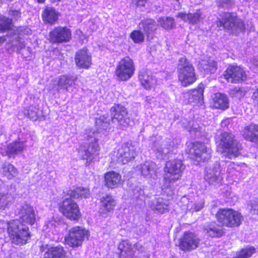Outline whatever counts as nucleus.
<instances>
[{
  "instance_id": "1",
  "label": "nucleus",
  "mask_w": 258,
  "mask_h": 258,
  "mask_svg": "<svg viewBox=\"0 0 258 258\" xmlns=\"http://www.w3.org/2000/svg\"><path fill=\"white\" fill-rule=\"evenodd\" d=\"M19 219L7 222L6 232L12 244L22 246L28 244L32 237L28 224L33 226L36 221V214L32 206L25 204L18 211Z\"/></svg>"
},
{
  "instance_id": "2",
  "label": "nucleus",
  "mask_w": 258,
  "mask_h": 258,
  "mask_svg": "<svg viewBox=\"0 0 258 258\" xmlns=\"http://www.w3.org/2000/svg\"><path fill=\"white\" fill-rule=\"evenodd\" d=\"M215 143L217 144V151L224 154L229 159L238 157L243 149L242 144L230 132L221 133Z\"/></svg>"
},
{
  "instance_id": "3",
  "label": "nucleus",
  "mask_w": 258,
  "mask_h": 258,
  "mask_svg": "<svg viewBox=\"0 0 258 258\" xmlns=\"http://www.w3.org/2000/svg\"><path fill=\"white\" fill-rule=\"evenodd\" d=\"M184 168L183 161L178 158L169 160L165 162L164 167L165 176L163 178L164 189L173 190V183L181 179Z\"/></svg>"
},
{
  "instance_id": "4",
  "label": "nucleus",
  "mask_w": 258,
  "mask_h": 258,
  "mask_svg": "<svg viewBox=\"0 0 258 258\" xmlns=\"http://www.w3.org/2000/svg\"><path fill=\"white\" fill-rule=\"evenodd\" d=\"M185 154L191 161L200 164L207 162L212 157V149L206 143L201 141H195L186 144Z\"/></svg>"
},
{
  "instance_id": "5",
  "label": "nucleus",
  "mask_w": 258,
  "mask_h": 258,
  "mask_svg": "<svg viewBox=\"0 0 258 258\" xmlns=\"http://www.w3.org/2000/svg\"><path fill=\"white\" fill-rule=\"evenodd\" d=\"M177 75L178 82L183 87L192 85L197 80L193 64L185 56L180 57L178 60Z\"/></svg>"
},
{
  "instance_id": "6",
  "label": "nucleus",
  "mask_w": 258,
  "mask_h": 258,
  "mask_svg": "<svg viewBox=\"0 0 258 258\" xmlns=\"http://www.w3.org/2000/svg\"><path fill=\"white\" fill-rule=\"evenodd\" d=\"M215 218L222 227L229 228L238 227L244 220L241 213L231 208L219 209L215 214Z\"/></svg>"
},
{
  "instance_id": "7",
  "label": "nucleus",
  "mask_w": 258,
  "mask_h": 258,
  "mask_svg": "<svg viewBox=\"0 0 258 258\" xmlns=\"http://www.w3.org/2000/svg\"><path fill=\"white\" fill-rule=\"evenodd\" d=\"M216 26L236 35L245 31L244 22L232 12H224L216 21Z\"/></svg>"
},
{
  "instance_id": "8",
  "label": "nucleus",
  "mask_w": 258,
  "mask_h": 258,
  "mask_svg": "<svg viewBox=\"0 0 258 258\" xmlns=\"http://www.w3.org/2000/svg\"><path fill=\"white\" fill-rule=\"evenodd\" d=\"M59 212L67 219L78 222L82 216L79 204L68 197H63L57 203Z\"/></svg>"
},
{
  "instance_id": "9",
  "label": "nucleus",
  "mask_w": 258,
  "mask_h": 258,
  "mask_svg": "<svg viewBox=\"0 0 258 258\" xmlns=\"http://www.w3.org/2000/svg\"><path fill=\"white\" fill-rule=\"evenodd\" d=\"M110 121L122 130L130 125L131 119L127 108L120 103H114L109 109Z\"/></svg>"
},
{
  "instance_id": "10",
  "label": "nucleus",
  "mask_w": 258,
  "mask_h": 258,
  "mask_svg": "<svg viewBox=\"0 0 258 258\" xmlns=\"http://www.w3.org/2000/svg\"><path fill=\"white\" fill-rule=\"evenodd\" d=\"M90 236V232L80 226L72 227L64 238V244L72 248L81 246Z\"/></svg>"
},
{
  "instance_id": "11",
  "label": "nucleus",
  "mask_w": 258,
  "mask_h": 258,
  "mask_svg": "<svg viewBox=\"0 0 258 258\" xmlns=\"http://www.w3.org/2000/svg\"><path fill=\"white\" fill-rule=\"evenodd\" d=\"M136 70L134 60L129 56L121 58L114 71V75L119 81L126 82L134 75Z\"/></svg>"
},
{
  "instance_id": "12",
  "label": "nucleus",
  "mask_w": 258,
  "mask_h": 258,
  "mask_svg": "<svg viewBox=\"0 0 258 258\" xmlns=\"http://www.w3.org/2000/svg\"><path fill=\"white\" fill-rule=\"evenodd\" d=\"M223 76L227 83L240 84L247 79V75L244 68L237 64H230L224 71Z\"/></svg>"
},
{
  "instance_id": "13",
  "label": "nucleus",
  "mask_w": 258,
  "mask_h": 258,
  "mask_svg": "<svg viewBox=\"0 0 258 258\" xmlns=\"http://www.w3.org/2000/svg\"><path fill=\"white\" fill-rule=\"evenodd\" d=\"M201 239L194 232L184 231L178 239L177 246L184 252H189L198 248L201 243Z\"/></svg>"
},
{
  "instance_id": "14",
  "label": "nucleus",
  "mask_w": 258,
  "mask_h": 258,
  "mask_svg": "<svg viewBox=\"0 0 258 258\" xmlns=\"http://www.w3.org/2000/svg\"><path fill=\"white\" fill-rule=\"evenodd\" d=\"M72 39V30L67 26H55L48 33V39L51 44L66 43L69 42Z\"/></svg>"
},
{
  "instance_id": "15",
  "label": "nucleus",
  "mask_w": 258,
  "mask_h": 258,
  "mask_svg": "<svg viewBox=\"0 0 258 258\" xmlns=\"http://www.w3.org/2000/svg\"><path fill=\"white\" fill-rule=\"evenodd\" d=\"M136 154L134 146L130 143L125 142L117 149L115 156L117 162L124 165L133 160Z\"/></svg>"
},
{
  "instance_id": "16",
  "label": "nucleus",
  "mask_w": 258,
  "mask_h": 258,
  "mask_svg": "<svg viewBox=\"0 0 258 258\" xmlns=\"http://www.w3.org/2000/svg\"><path fill=\"white\" fill-rule=\"evenodd\" d=\"M74 60L76 66L80 69L88 70L92 64L91 53L86 47L76 51Z\"/></svg>"
},
{
  "instance_id": "17",
  "label": "nucleus",
  "mask_w": 258,
  "mask_h": 258,
  "mask_svg": "<svg viewBox=\"0 0 258 258\" xmlns=\"http://www.w3.org/2000/svg\"><path fill=\"white\" fill-rule=\"evenodd\" d=\"M240 134L246 141L258 146V124L251 122L245 125L240 131Z\"/></svg>"
},
{
  "instance_id": "18",
  "label": "nucleus",
  "mask_w": 258,
  "mask_h": 258,
  "mask_svg": "<svg viewBox=\"0 0 258 258\" xmlns=\"http://www.w3.org/2000/svg\"><path fill=\"white\" fill-rule=\"evenodd\" d=\"M63 197H68L72 199L82 200L89 198L91 195L89 187L78 186L73 188H70L62 192Z\"/></svg>"
},
{
  "instance_id": "19",
  "label": "nucleus",
  "mask_w": 258,
  "mask_h": 258,
  "mask_svg": "<svg viewBox=\"0 0 258 258\" xmlns=\"http://www.w3.org/2000/svg\"><path fill=\"white\" fill-rule=\"evenodd\" d=\"M104 185L108 188H117L122 184V177L120 173L114 171H110L104 174Z\"/></svg>"
},
{
  "instance_id": "20",
  "label": "nucleus",
  "mask_w": 258,
  "mask_h": 258,
  "mask_svg": "<svg viewBox=\"0 0 258 258\" xmlns=\"http://www.w3.org/2000/svg\"><path fill=\"white\" fill-rule=\"evenodd\" d=\"M204 87L202 83L199 84L197 88L190 89L187 92V104L194 103L198 105L202 104L204 100Z\"/></svg>"
},
{
  "instance_id": "21",
  "label": "nucleus",
  "mask_w": 258,
  "mask_h": 258,
  "mask_svg": "<svg viewBox=\"0 0 258 258\" xmlns=\"http://www.w3.org/2000/svg\"><path fill=\"white\" fill-rule=\"evenodd\" d=\"M117 258H134L135 251L132 243L127 239L122 240L118 244Z\"/></svg>"
},
{
  "instance_id": "22",
  "label": "nucleus",
  "mask_w": 258,
  "mask_h": 258,
  "mask_svg": "<svg viewBox=\"0 0 258 258\" xmlns=\"http://www.w3.org/2000/svg\"><path fill=\"white\" fill-rule=\"evenodd\" d=\"M98 139L95 138L91 142L88 147L84 150V154L82 156V159L86 161V164L89 165L94 159V155H98L100 149Z\"/></svg>"
},
{
  "instance_id": "23",
  "label": "nucleus",
  "mask_w": 258,
  "mask_h": 258,
  "mask_svg": "<svg viewBox=\"0 0 258 258\" xmlns=\"http://www.w3.org/2000/svg\"><path fill=\"white\" fill-rule=\"evenodd\" d=\"M59 15L54 8L46 6L42 12L41 18L44 24L53 25L57 22Z\"/></svg>"
},
{
  "instance_id": "24",
  "label": "nucleus",
  "mask_w": 258,
  "mask_h": 258,
  "mask_svg": "<svg viewBox=\"0 0 258 258\" xmlns=\"http://www.w3.org/2000/svg\"><path fill=\"white\" fill-rule=\"evenodd\" d=\"M213 107L216 109L225 110L229 107V101L227 96L224 93L217 92L212 98Z\"/></svg>"
},
{
  "instance_id": "25",
  "label": "nucleus",
  "mask_w": 258,
  "mask_h": 258,
  "mask_svg": "<svg viewBox=\"0 0 258 258\" xmlns=\"http://www.w3.org/2000/svg\"><path fill=\"white\" fill-rule=\"evenodd\" d=\"M116 206V200L110 194L102 197L100 199V210L101 213L107 214L112 212Z\"/></svg>"
},
{
  "instance_id": "26",
  "label": "nucleus",
  "mask_w": 258,
  "mask_h": 258,
  "mask_svg": "<svg viewBox=\"0 0 258 258\" xmlns=\"http://www.w3.org/2000/svg\"><path fill=\"white\" fill-rule=\"evenodd\" d=\"M25 143L21 141L20 139L12 142L7 147L6 155L9 158H14L15 156L23 152L26 149Z\"/></svg>"
},
{
  "instance_id": "27",
  "label": "nucleus",
  "mask_w": 258,
  "mask_h": 258,
  "mask_svg": "<svg viewBox=\"0 0 258 258\" xmlns=\"http://www.w3.org/2000/svg\"><path fill=\"white\" fill-rule=\"evenodd\" d=\"M203 231L205 234L212 238H220L225 234L224 230L219 227L215 221H212L205 226L203 228Z\"/></svg>"
},
{
  "instance_id": "28",
  "label": "nucleus",
  "mask_w": 258,
  "mask_h": 258,
  "mask_svg": "<svg viewBox=\"0 0 258 258\" xmlns=\"http://www.w3.org/2000/svg\"><path fill=\"white\" fill-rule=\"evenodd\" d=\"M156 23L153 19H144L140 21L138 24L139 27L142 29L144 32V34L147 37H149L150 35L154 34L155 32L156 28Z\"/></svg>"
},
{
  "instance_id": "29",
  "label": "nucleus",
  "mask_w": 258,
  "mask_h": 258,
  "mask_svg": "<svg viewBox=\"0 0 258 258\" xmlns=\"http://www.w3.org/2000/svg\"><path fill=\"white\" fill-rule=\"evenodd\" d=\"M66 254L62 246H51L44 253L43 258H65Z\"/></svg>"
},
{
  "instance_id": "30",
  "label": "nucleus",
  "mask_w": 258,
  "mask_h": 258,
  "mask_svg": "<svg viewBox=\"0 0 258 258\" xmlns=\"http://www.w3.org/2000/svg\"><path fill=\"white\" fill-rule=\"evenodd\" d=\"M1 173L3 177L7 178L8 180H11L18 175L19 171L14 165L9 162H5L2 165Z\"/></svg>"
},
{
  "instance_id": "31",
  "label": "nucleus",
  "mask_w": 258,
  "mask_h": 258,
  "mask_svg": "<svg viewBox=\"0 0 258 258\" xmlns=\"http://www.w3.org/2000/svg\"><path fill=\"white\" fill-rule=\"evenodd\" d=\"M138 79L142 86L146 90H150L157 84V81L154 77L148 75L146 71L140 72Z\"/></svg>"
},
{
  "instance_id": "32",
  "label": "nucleus",
  "mask_w": 258,
  "mask_h": 258,
  "mask_svg": "<svg viewBox=\"0 0 258 258\" xmlns=\"http://www.w3.org/2000/svg\"><path fill=\"white\" fill-rule=\"evenodd\" d=\"M77 80V77H73L69 75H62L58 80L57 86L60 89L68 91V88L75 85V82Z\"/></svg>"
},
{
  "instance_id": "33",
  "label": "nucleus",
  "mask_w": 258,
  "mask_h": 258,
  "mask_svg": "<svg viewBox=\"0 0 258 258\" xmlns=\"http://www.w3.org/2000/svg\"><path fill=\"white\" fill-rule=\"evenodd\" d=\"M158 22L161 27L166 30L172 29L175 27V20L172 17H162L159 18Z\"/></svg>"
},
{
  "instance_id": "34",
  "label": "nucleus",
  "mask_w": 258,
  "mask_h": 258,
  "mask_svg": "<svg viewBox=\"0 0 258 258\" xmlns=\"http://www.w3.org/2000/svg\"><path fill=\"white\" fill-rule=\"evenodd\" d=\"M14 24L12 19L5 16H0V33L12 31Z\"/></svg>"
},
{
  "instance_id": "35",
  "label": "nucleus",
  "mask_w": 258,
  "mask_h": 258,
  "mask_svg": "<svg viewBox=\"0 0 258 258\" xmlns=\"http://www.w3.org/2000/svg\"><path fill=\"white\" fill-rule=\"evenodd\" d=\"M255 252L256 249L253 246H247L237 251L233 258H249Z\"/></svg>"
},
{
  "instance_id": "36",
  "label": "nucleus",
  "mask_w": 258,
  "mask_h": 258,
  "mask_svg": "<svg viewBox=\"0 0 258 258\" xmlns=\"http://www.w3.org/2000/svg\"><path fill=\"white\" fill-rule=\"evenodd\" d=\"M24 114L30 119L36 121L39 118V108L33 105H30L25 109Z\"/></svg>"
},
{
  "instance_id": "37",
  "label": "nucleus",
  "mask_w": 258,
  "mask_h": 258,
  "mask_svg": "<svg viewBox=\"0 0 258 258\" xmlns=\"http://www.w3.org/2000/svg\"><path fill=\"white\" fill-rule=\"evenodd\" d=\"M130 37L135 43H142L145 40V34L141 30H133L130 34Z\"/></svg>"
},
{
  "instance_id": "38",
  "label": "nucleus",
  "mask_w": 258,
  "mask_h": 258,
  "mask_svg": "<svg viewBox=\"0 0 258 258\" xmlns=\"http://www.w3.org/2000/svg\"><path fill=\"white\" fill-rule=\"evenodd\" d=\"M202 68L206 74H213L217 70V64L213 60H208L203 64Z\"/></svg>"
},
{
  "instance_id": "39",
  "label": "nucleus",
  "mask_w": 258,
  "mask_h": 258,
  "mask_svg": "<svg viewBox=\"0 0 258 258\" xmlns=\"http://www.w3.org/2000/svg\"><path fill=\"white\" fill-rule=\"evenodd\" d=\"M95 124L98 128L106 130L109 125V122L104 115H101L96 118Z\"/></svg>"
},
{
  "instance_id": "40",
  "label": "nucleus",
  "mask_w": 258,
  "mask_h": 258,
  "mask_svg": "<svg viewBox=\"0 0 258 258\" xmlns=\"http://www.w3.org/2000/svg\"><path fill=\"white\" fill-rule=\"evenodd\" d=\"M202 13L200 9L197 10L196 12L194 13H188L187 22L191 24H195L200 22Z\"/></svg>"
},
{
  "instance_id": "41",
  "label": "nucleus",
  "mask_w": 258,
  "mask_h": 258,
  "mask_svg": "<svg viewBox=\"0 0 258 258\" xmlns=\"http://www.w3.org/2000/svg\"><path fill=\"white\" fill-rule=\"evenodd\" d=\"M8 14L11 17L12 20L13 19L15 21L20 20L21 12L20 10H10Z\"/></svg>"
},
{
  "instance_id": "42",
  "label": "nucleus",
  "mask_w": 258,
  "mask_h": 258,
  "mask_svg": "<svg viewBox=\"0 0 258 258\" xmlns=\"http://www.w3.org/2000/svg\"><path fill=\"white\" fill-rule=\"evenodd\" d=\"M27 29L24 26H19L14 30V31L12 33V35H18L19 36L23 35V34H27L28 33H26V30Z\"/></svg>"
},
{
  "instance_id": "43",
  "label": "nucleus",
  "mask_w": 258,
  "mask_h": 258,
  "mask_svg": "<svg viewBox=\"0 0 258 258\" xmlns=\"http://www.w3.org/2000/svg\"><path fill=\"white\" fill-rule=\"evenodd\" d=\"M250 212L258 215V199L253 200L250 203Z\"/></svg>"
},
{
  "instance_id": "44",
  "label": "nucleus",
  "mask_w": 258,
  "mask_h": 258,
  "mask_svg": "<svg viewBox=\"0 0 258 258\" xmlns=\"http://www.w3.org/2000/svg\"><path fill=\"white\" fill-rule=\"evenodd\" d=\"M168 209V205L164 203H158L157 204L156 210L161 213H164Z\"/></svg>"
},
{
  "instance_id": "45",
  "label": "nucleus",
  "mask_w": 258,
  "mask_h": 258,
  "mask_svg": "<svg viewBox=\"0 0 258 258\" xmlns=\"http://www.w3.org/2000/svg\"><path fill=\"white\" fill-rule=\"evenodd\" d=\"M251 99L254 106H256L257 108H258V88H256L253 92Z\"/></svg>"
},
{
  "instance_id": "46",
  "label": "nucleus",
  "mask_w": 258,
  "mask_h": 258,
  "mask_svg": "<svg viewBox=\"0 0 258 258\" xmlns=\"http://www.w3.org/2000/svg\"><path fill=\"white\" fill-rule=\"evenodd\" d=\"M177 17H179L183 20L184 22H187L188 13L180 12L178 13L176 16Z\"/></svg>"
},
{
  "instance_id": "47",
  "label": "nucleus",
  "mask_w": 258,
  "mask_h": 258,
  "mask_svg": "<svg viewBox=\"0 0 258 258\" xmlns=\"http://www.w3.org/2000/svg\"><path fill=\"white\" fill-rule=\"evenodd\" d=\"M147 0H137L136 3L137 7H145Z\"/></svg>"
},
{
  "instance_id": "48",
  "label": "nucleus",
  "mask_w": 258,
  "mask_h": 258,
  "mask_svg": "<svg viewBox=\"0 0 258 258\" xmlns=\"http://www.w3.org/2000/svg\"><path fill=\"white\" fill-rule=\"evenodd\" d=\"M232 92L233 94H236L239 92H241V89L240 88L235 87L232 90Z\"/></svg>"
},
{
  "instance_id": "49",
  "label": "nucleus",
  "mask_w": 258,
  "mask_h": 258,
  "mask_svg": "<svg viewBox=\"0 0 258 258\" xmlns=\"http://www.w3.org/2000/svg\"><path fill=\"white\" fill-rule=\"evenodd\" d=\"M6 40L5 36H0V45L4 43Z\"/></svg>"
},
{
  "instance_id": "50",
  "label": "nucleus",
  "mask_w": 258,
  "mask_h": 258,
  "mask_svg": "<svg viewBox=\"0 0 258 258\" xmlns=\"http://www.w3.org/2000/svg\"><path fill=\"white\" fill-rule=\"evenodd\" d=\"M39 4H43L45 2L46 0H36Z\"/></svg>"
}]
</instances>
